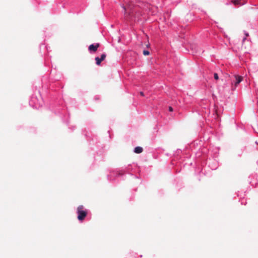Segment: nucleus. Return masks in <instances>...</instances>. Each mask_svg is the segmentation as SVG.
<instances>
[{
    "mask_svg": "<svg viewBox=\"0 0 258 258\" xmlns=\"http://www.w3.org/2000/svg\"><path fill=\"white\" fill-rule=\"evenodd\" d=\"M143 151V149L141 147H137L135 148L134 152L137 154L141 153Z\"/></svg>",
    "mask_w": 258,
    "mask_h": 258,
    "instance_id": "6",
    "label": "nucleus"
},
{
    "mask_svg": "<svg viewBox=\"0 0 258 258\" xmlns=\"http://www.w3.org/2000/svg\"><path fill=\"white\" fill-rule=\"evenodd\" d=\"M214 77L215 80H218L219 79L218 75L217 73L214 74Z\"/></svg>",
    "mask_w": 258,
    "mask_h": 258,
    "instance_id": "9",
    "label": "nucleus"
},
{
    "mask_svg": "<svg viewBox=\"0 0 258 258\" xmlns=\"http://www.w3.org/2000/svg\"><path fill=\"white\" fill-rule=\"evenodd\" d=\"M78 214V219L79 221H83L87 215V211L84 209L83 205L79 206L77 209Z\"/></svg>",
    "mask_w": 258,
    "mask_h": 258,
    "instance_id": "1",
    "label": "nucleus"
},
{
    "mask_svg": "<svg viewBox=\"0 0 258 258\" xmlns=\"http://www.w3.org/2000/svg\"><path fill=\"white\" fill-rule=\"evenodd\" d=\"M248 35H248V33H245V36H246V37H246L248 36Z\"/></svg>",
    "mask_w": 258,
    "mask_h": 258,
    "instance_id": "13",
    "label": "nucleus"
},
{
    "mask_svg": "<svg viewBox=\"0 0 258 258\" xmlns=\"http://www.w3.org/2000/svg\"><path fill=\"white\" fill-rule=\"evenodd\" d=\"M100 46L99 43H96L95 44H91L90 45L88 49L90 51L92 52H96L98 49V47Z\"/></svg>",
    "mask_w": 258,
    "mask_h": 258,
    "instance_id": "3",
    "label": "nucleus"
},
{
    "mask_svg": "<svg viewBox=\"0 0 258 258\" xmlns=\"http://www.w3.org/2000/svg\"><path fill=\"white\" fill-rule=\"evenodd\" d=\"M122 8L123 9V10L124 11L125 17H127L128 16H130L131 15V8L130 6L128 5L127 8H126L125 7L123 6Z\"/></svg>",
    "mask_w": 258,
    "mask_h": 258,
    "instance_id": "5",
    "label": "nucleus"
},
{
    "mask_svg": "<svg viewBox=\"0 0 258 258\" xmlns=\"http://www.w3.org/2000/svg\"><path fill=\"white\" fill-rule=\"evenodd\" d=\"M243 80V77L238 75H234L233 79L232 80V89L234 90L237 85Z\"/></svg>",
    "mask_w": 258,
    "mask_h": 258,
    "instance_id": "2",
    "label": "nucleus"
},
{
    "mask_svg": "<svg viewBox=\"0 0 258 258\" xmlns=\"http://www.w3.org/2000/svg\"><path fill=\"white\" fill-rule=\"evenodd\" d=\"M106 54H102L100 57H96L95 59L96 60V63L97 65H100L101 62L105 59L106 58Z\"/></svg>",
    "mask_w": 258,
    "mask_h": 258,
    "instance_id": "4",
    "label": "nucleus"
},
{
    "mask_svg": "<svg viewBox=\"0 0 258 258\" xmlns=\"http://www.w3.org/2000/svg\"><path fill=\"white\" fill-rule=\"evenodd\" d=\"M246 39V37H244L243 39V40L242 41L244 42Z\"/></svg>",
    "mask_w": 258,
    "mask_h": 258,
    "instance_id": "12",
    "label": "nucleus"
},
{
    "mask_svg": "<svg viewBox=\"0 0 258 258\" xmlns=\"http://www.w3.org/2000/svg\"><path fill=\"white\" fill-rule=\"evenodd\" d=\"M143 54L144 55H148L150 54V52L148 50H144L143 51Z\"/></svg>",
    "mask_w": 258,
    "mask_h": 258,
    "instance_id": "8",
    "label": "nucleus"
},
{
    "mask_svg": "<svg viewBox=\"0 0 258 258\" xmlns=\"http://www.w3.org/2000/svg\"><path fill=\"white\" fill-rule=\"evenodd\" d=\"M231 2L234 5H241L240 4V1L239 0H232Z\"/></svg>",
    "mask_w": 258,
    "mask_h": 258,
    "instance_id": "7",
    "label": "nucleus"
},
{
    "mask_svg": "<svg viewBox=\"0 0 258 258\" xmlns=\"http://www.w3.org/2000/svg\"><path fill=\"white\" fill-rule=\"evenodd\" d=\"M140 94H141V95H142L143 96L144 95V93L143 92H141Z\"/></svg>",
    "mask_w": 258,
    "mask_h": 258,
    "instance_id": "11",
    "label": "nucleus"
},
{
    "mask_svg": "<svg viewBox=\"0 0 258 258\" xmlns=\"http://www.w3.org/2000/svg\"><path fill=\"white\" fill-rule=\"evenodd\" d=\"M169 110L170 111H173V108H172V107L170 106V107H169Z\"/></svg>",
    "mask_w": 258,
    "mask_h": 258,
    "instance_id": "10",
    "label": "nucleus"
}]
</instances>
